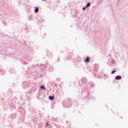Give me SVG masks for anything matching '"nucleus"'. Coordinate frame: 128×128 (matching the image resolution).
<instances>
[{
    "label": "nucleus",
    "instance_id": "obj_33",
    "mask_svg": "<svg viewBox=\"0 0 128 128\" xmlns=\"http://www.w3.org/2000/svg\"><path fill=\"white\" fill-rule=\"evenodd\" d=\"M102 2H103L102 0H100V2H100V4H102Z\"/></svg>",
    "mask_w": 128,
    "mask_h": 128
},
{
    "label": "nucleus",
    "instance_id": "obj_12",
    "mask_svg": "<svg viewBox=\"0 0 128 128\" xmlns=\"http://www.w3.org/2000/svg\"><path fill=\"white\" fill-rule=\"evenodd\" d=\"M9 107L12 110H14V108H16V107L14 106V104L13 102H10L9 104Z\"/></svg>",
    "mask_w": 128,
    "mask_h": 128
},
{
    "label": "nucleus",
    "instance_id": "obj_4",
    "mask_svg": "<svg viewBox=\"0 0 128 128\" xmlns=\"http://www.w3.org/2000/svg\"><path fill=\"white\" fill-rule=\"evenodd\" d=\"M88 88H84L83 90H82V96L84 98H88Z\"/></svg>",
    "mask_w": 128,
    "mask_h": 128
},
{
    "label": "nucleus",
    "instance_id": "obj_19",
    "mask_svg": "<svg viewBox=\"0 0 128 128\" xmlns=\"http://www.w3.org/2000/svg\"><path fill=\"white\" fill-rule=\"evenodd\" d=\"M11 118L16 120V113L11 114Z\"/></svg>",
    "mask_w": 128,
    "mask_h": 128
},
{
    "label": "nucleus",
    "instance_id": "obj_16",
    "mask_svg": "<svg viewBox=\"0 0 128 128\" xmlns=\"http://www.w3.org/2000/svg\"><path fill=\"white\" fill-rule=\"evenodd\" d=\"M94 72H98V65H94Z\"/></svg>",
    "mask_w": 128,
    "mask_h": 128
},
{
    "label": "nucleus",
    "instance_id": "obj_28",
    "mask_svg": "<svg viewBox=\"0 0 128 128\" xmlns=\"http://www.w3.org/2000/svg\"><path fill=\"white\" fill-rule=\"evenodd\" d=\"M86 8H88L86 6L85 7H83L82 10H86Z\"/></svg>",
    "mask_w": 128,
    "mask_h": 128
},
{
    "label": "nucleus",
    "instance_id": "obj_23",
    "mask_svg": "<svg viewBox=\"0 0 128 128\" xmlns=\"http://www.w3.org/2000/svg\"><path fill=\"white\" fill-rule=\"evenodd\" d=\"M90 2H88L86 5V8H90Z\"/></svg>",
    "mask_w": 128,
    "mask_h": 128
},
{
    "label": "nucleus",
    "instance_id": "obj_34",
    "mask_svg": "<svg viewBox=\"0 0 128 128\" xmlns=\"http://www.w3.org/2000/svg\"><path fill=\"white\" fill-rule=\"evenodd\" d=\"M52 110H54V106H52Z\"/></svg>",
    "mask_w": 128,
    "mask_h": 128
},
{
    "label": "nucleus",
    "instance_id": "obj_9",
    "mask_svg": "<svg viewBox=\"0 0 128 128\" xmlns=\"http://www.w3.org/2000/svg\"><path fill=\"white\" fill-rule=\"evenodd\" d=\"M82 62V58L80 57H77L76 60L74 61V64H76V66L78 65V64H80ZM77 62V63H76Z\"/></svg>",
    "mask_w": 128,
    "mask_h": 128
},
{
    "label": "nucleus",
    "instance_id": "obj_10",
    "mask_svg": "<svg viewBox=\"0 0 128 128\" xmlns=\"http://www.w3.org/2000/svg\"><path fill=\"white\" fill-rule=\"evenodd\" d=\"M37 20L38 24H42V22H44V20L42 18H38Z\"/></svg>",
    "mask_w": 128,
    "mask_h": 128
},
{
    "label": "nucleus",
    "instance_id": "obj_25",
    "mask_svg": "<svg viewBox=\"0 0 128 128\" xmlns=\"http://www.w3.org/2000/svg\"><path fill=\"white\" fill-rule=\"evenodd\" d=\"M115 72H116V70H113L111 72V74H114Z\"/></svg>",
    "mask_w": 128,
    "mask_h": 128
},
{
    "label": "nucleus",
    "instance_id": "obj_38",
    "mask_svg": "<svg viewBox=\"0 0 128 128\" xmlns=\"http://www.w3.org/2000/svg\"><path fill=\"white\" fill-rule=\"evenodd\" d=\"M20 110H22V108H20Z\"/></svg>",
    "mask_w": 128,
    "mask_h": 128
},
{
    "label": "nucleus",
    "instance_id": "obj_13",
    "mask_svg": "<svg viewBox=\"0 0 128 128\" xmlns=\"http://www.w3.org/2000/svg\"><path fill=\"white\" fill-rule=\"evenodd\" d=\"M122 76L120 75H118L115 77L116 80H122Z\"/></svg>",
    "mask_w": 128,
    "mask_h": 128
},
{
    "label": "nucleus",
    "instance_id": "obj_41",
    "mask_svg": "<svg viewBox=\"0 0 128 128\" xmlns=\"http://www.w3.org/2000/svg\"><path fill=\"white\" fill-rule=\"evenodd\" d=\"M66 122L68 123V121H66Z\"/></svg>",
    "mask_w": 128,
    "mask_h": 128
},
{
    "label": "nucleus",
    "instance_id": "obj_32",
    "mask_svg": "<svg viewBox=\"0 0 128 128\" xmlns=\"http://www.w3.org/2000/svg\"><path fill=\"white\" fill-rule=\"evenodd\" d=\"M48 126V123L46 122V126Z\"/></svg>",
    "mask_w": 128,
    "mask_h": 128
},
{
    "label": "nucleus",
    "instance_id": "obj_21",
    "mask_svg": "<svg viewBox=\"0 0 128 128\" xmlns=\"http://www.w3.org/2000/svg\"><path fill=\"white\" fill-rule=\"evenodd\" d=\"M40 88L41 90H46V86H44V85H41L40 86Z\"/></svg>",
    "mask_w": 128,
    "mask_h": 128
},
{
    "label": "nucleus",
    "instance_id": "obj_36",
    "mask_svg": "<svg viewBox=\"0 0 128 128\" xmlns=\"http://www.w3.org/2000/svg\"><path fill=\"white\" fill-rule=\"evenodd\" d=\"M58 62H60V58H58Z\"/></svg>",
    "mask_w": 128,
    "mask_h": 128
},
{
    "label": "nucleus",
    "instance_id": "obj_3",
    "mask_svg": "<svg viewBox=\"0 0 128 128\" xmlns=\"http://www.w3.org/2000/svg\"><path fill=\"white\" fill-rule=\"evenodd\" d=\"M63 106L64 108H68L72 106V100H70V98H68L64 101Z\"/></svg>",
    "mask_w": 128,
    "mask_h": 128
},
{
    "label": "nucleus",
    "instance_id": "obj_30",
    "mask_svg": "<svg viewBox=\"0 0 128 128\" xmlns=\"http://www.w3.org/2000/svg\"><path fill=\"white\" fill-rule=\"evenodd\" d=\"M97 74V76H98V78H100V74Z\"/></svg>",
    "mask_w": 128,
    "mask_h": 128
},
{
    "label": "nucleus",
    "instance_id": "obj_20",
    "mask_svg": "<svg viewBox=\"0 0 128 128\" xmlns=\"http://www.w3.org/2000/svg\"><path fill=\"white\" fill-rule=\"evenodd\" d=\"M38 10H40V8L38 7H36L34 10V12L36 14H38Z\"/></svg>",
    "mask_w": 128,
    "mask_h": 128
},
{
    "label": "nucleus",
    "instance_id": "obj_5",
    "mask_svg": "<svg viewBox=\"0 0 128 128\" xmlns=\"http://www.w3.org/2000/svg\"><path fill=\"white\" fill-rule=\"evenodd\" d=\"M88 82V79L86 78L85 77H83L80 81L78 82L80 86H82V84H86V82Z\"/></svg>",
    "mask_w": 128,
    "mask_h": 128
},
{
    "label": "nucleus",
    "instance_id": "obj_7",
    "mask_svg": "<svg viewBox=\"0 0 128 128\" xmlns=\"http://www.w3.org/2000/svg\"><path fill=\"white\" fill-rule=\"evenodd\" d=\"M45 68L48 69L49 72H52L54 70V68L52 66H50V64H48V63H46V64L45 66Z\"/></svg>",
    "mask_w": 128,
    "mask_h": 128
},
{
    "label": "nucleus",
    "instance_id": "obj_35",
    "mask_svg": "<svg viewBox=\"0 0 128 128\" xmlns=\"http://www.w3.org/2000/svg\"><path fill=\"white\" fill-rule=\"evenodd\" d=\"M43 2H46L47 0H42Z\"/></svg>",
    "mask_w": 128,
    "mask_h": 128
},
{
    "label": "nucleus",
    "instance_id": "obj_1",
    "mask_svg": "<svg viewBox=\"0 0 128 128\" xmlns=\"http://www.w3.org/2000/svg\"><path fill=\"white\" fill-rule=\"evenodd\" d=\"M21 62L22 64H27L30 60H32V58L29 57L26 54H24L20 59Z\"/></svg>",
    "mask_w": 128,
    "mask_h": 128
},
{
    "label": "nucleus",
    "instance_id": "obj_24",
    "mask_svg": "<svg viewBox=\"0 0 128 128\" xmlns=\"http://www.w3.org/2000/svg\"><path fill=\"white\" fill-rule=\"evenodd\" d=\"M28 18L30 20H32V16L30 15L28 16Z\"/></svg>",
    "mask_w": 128,
    "mask_h": 128
},
{
    "label": "nucleus",
    "instance_id": "obj_29",
    "mask_svg": "<svg viewBox=\"0 0 128 128\" xmlns=\"http://www.w3.org/2000/svg\"><path fill=\"white\" fill-rule=\"evenodd\" d=\"M68 60H72V57L70 56H68Z\"/></svg>",
    "mask_w": 128,
    "mask_h": 128
},
{
    "label": "nucleus",
    "instance_id": "obj_14",
    "mask_svg": "<svg viewBox=\"0 0 128 128\" xmlns=\"http://www.w3.org/2000/svg\"><path fill=\"white\" fill-rule=\"evenodd\" d=\"M90 56H87L85 59L84 62L86 64H88V62H90Z\"/></svg>",
    "mask_w": 128,
    "mask_h": 128
},
{
    "label": "nucleus",
    "instance_id": "obj_17",
    "mask_svg": "<svg viewBox=\"0 0 128 128\" xmlns=\"http://www.w3.org/2000/svg\"><path fill=\"white\" fill-rule=\"evenodd\" d=\"M48 98L50 100H54V95L49 96Z\"/></svg>",
    "mask_w": 128,
    "mask_h": 128
},
{
    "label": "nucleus",
    "instance_id": "obj_39",
    "mask_svg": "<svg viewBox=\"0 0 128 128\" xmlns=\"http://www.w3.org/2000/svg\"><path fill=\"white\" fill-rule=\"evenodd\" d=\"M19 111H20V112H21V110H19Z\"/></svg>",
    "mask_w": 128,
    "mask_h": 128
},
{
    "label": "nucleus",
    "instance_id": "obj_6",
    "mask_svg": "<svg viewBox=\"0 0 128 128\" xmlns=\"http://www.w3.org/2000/svg\"><path fill=\"white\" fill-rule=\"evenodd\" d=\"M107 64H109V66H110V64H112V66H114V64H116V60H114V59L110 58Z\"/></svg>",
    "mask_w": 128,
    "mask_h": 128
},
{
    "label": "nucleus",
    "instance_id": "obj_11",
    "mask_svg": "<svg viewBox=\"0 0 128 128\" xmlns=\"http://www.w3.org/2000/svg\"><path fill=\"white\" fill-rule=\"evenodd\" d=\"M22 86L24 88H28L30 86V85L28 84V82H24L22 84Z\"/></svg>",
    "mask_w": 128,
    "mask_h": 128
},
{
    "label": "nucleus",
    "instance_id": "obj_8",
    "mask_svg": "<svg viewBox=\"0 0 128 128\" xmlns=\"http://www.w3.org/2000/svg\"><path fill=\"white\" fill-rule=\"evenodd\" d=\"M94 86V84L92 82H88V84L87 87H86V88H93Z\"/></svg>",
    "mask_w": 128,
    "mask_h": 128
},
{
    "label": "nucleus",
    "instance_id": "obj_2",
    "mask_svg": "<svg viewBox=\"0 0 128 128\" xmlns=\"http://www.w3.org/2000/svg\"><path fill=\"white\" fill-rule=\"evenodd\" d=\"M28 72H30V74H38V64L32 65L30 68H28Z\"/></svg>",
    "mask_w": 128,
    "mask_h": 128
},
{
    "label": "nucleus",
    "instance_id": "obj_15",
    "mask_svg": "<svg viewBox=\"0 0 128 128\" xmlns=\"http://www.w3.org/2000/svg\"><path fill=\"white\" fill-rule=\"evenodd\" d=\"M9 72L10 74H14V72H16V70H14V68H10L9 70Z\"/></svg>",
    "mask_w": 128,
    "mask_h": 128
},
{
    "label": "nucleus",
    "instance_id": "obj_22",
    "mask_svg": "<svg viewBox=\"0 0 128 128\" xmlns=\"http://www.w3.org/2000/svg\"><path fill=\"white\" fill-rule=\"evenodd\" d=\"M47 55L50 58H52V52L47 53Z\"/></svg>",
    "mask_w": 128,
    "mask_h": 128
},
{
    "label": "nucleus",
    "instance_id": "obj_18",
    "mask_svg": "<svg viewBox=\"0 0 128 128\" xmlns=\"http://www.w3.org/2000/svg\"><path fill=\"white\" fill-rule=\"evenodd\" d=\"M0 72L1 74L4 75L6 74V70H2V69H0Z\"/></svg>",
    "mask_w": 128,
    "mask_h": 128
},
{
    "label": "nucleus",
    "instance_id": "obj_37",
    "mask_svg": "<svg viewBox=\"0 0 128 128\" xmlns=\"http://www.w3.org/2000/svg\"><path fill=\"white\" fill-rule=\"evenodd\" d=\"M54 126H56V124L54 123Z\"/></svg>",
    "mask_w": 128,
    "mask_h": 128
},
{
    "label": "nucleus",
    "instance_id": "obj_31",
    "mask_svg": "<svg viewBox=\"0 0 128 128\" xmlns=\"http://www.w3.org/2000/svg\"><path fill=\"white\" fill-rule=\"evenodd\" d=\"M94 78H96V73H94Z\"/></svg>",
    "mask_w": 128,
    "mask_h": 128
},
{
    "label": "nucleus",
    "instance_id": "obj_26",
    "mask_svg": "<svg viewBox=\"0 0 128 128\" xmlns=\"http://www.w3.org/2000/svg\"><path fill=\"white\" fill-rule=\"evenodd\" d=\"M8 92H10V94H12V90L9 88L8 90Z\"/></svg>",
    "mask_w": 128,
    "mask_h": 128
},
{
    "label": "nucleus",
    "instance_id": "obj_40",
    "mask_svg": "<svg viewBox=\"0 0 128 128\" xmlns=\"http://www.w3.org/2000/svg\"><path fill=\"white\" fill-rule=\"evenodd\" d=\"M4 24L6 25V23H4Z\"/></svg>",
    "mask_w": 128,
    "mask_h": 128
},
{
    "label": "nucleus",
    "instance_id": "obj_27",
    "mask_svg": "<svg viewBox=\"0 0 128 128\" xmlns=\"http://www.w3.org/2000/svg\"><path fill=\"white\" fill-rule=\"evenodd\" d=\"M52 120L53 122H58V118H52Z\"/></svg>",
    "mask_w": 128,
    "mask_h": 128
}]
</instances>
